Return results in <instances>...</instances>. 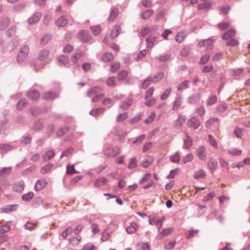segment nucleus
<instances>
[{
  "label": "nucleus",
  "instance_id": "nucleus-1",
  "mask_svg": "<svg viewBox=\"0 0 250 250\" xmlns=\"http://www.w3.org/2000/svg\"><path fill=\"white\" fill-rule=\"evenodd\" d=\"M117 225L115 223H111L107 229L104 230L102 234L101 240L106 241L109 239L112 232L117 229Z\"/></svg>",
  "mask_w": 250,
  "mask_h": 250
},
{
  "label": "nucleus",
  "instance_id": "nucleus-2",
  "mask_svg": "<svg viewBox=\"0 0 250 250\" xmlns=\"http://www.w3.org/2000/svg\"><path fill=\"white\" fill-rule=\"evenodd\" d=\"M165 219H166L164 216H154L152 217H149V223L151 225L155 226L157 227L158 230H159L161 229L163 225V223L165 221Z\"/></svg>",
  "mask_w": 250,
  "mask_h": 250
},
{
  "label": "nucleus",
  "instance_id": "nucleus-3",
  "mask_svg": "<svg viewBox=\"0 0 250 250\" xmlns=\"http://www.w3.org/2000/svg\"><path fill=\"white\" fill-rule=\"evenodd\" d=\"M121 149L117 146H109L105 152L106 156L110 157H114L120 153Z\"/></svg>",
  "mask_w": 250,
  "mask_h": 250
},
{
  "label": "nucleus",
  "instance_id": "nucleus-4",
  "mask_svg": "<svg viewBox=\"0 0 250 250\" xmlns=\"http://www.w3.org/2000/svg\"><path fill=\"white\" fill-rule=\"evenodd\" d=\"M29 49L28 47L25 46L23 47L17 56V60L19 62L22 61L28 54Z\"/></svg>",
  "mask_w": 250,
  "mask_h": 250
},
{
  "label": "nucleus",
  "instance_id": "nucleus-5",
  "mask_svg": "<svg viewBox=\"0 0 250 250\" xmlns=\"http://www.w3.org/2000/svg\"><path fill=\"white\" fill-rule=\"evenodd\" d=\"M196 155L200 160L205 161L207 158L206 148L203 146H200L197 150Z\"/></svg>",
  "mask_w": 250,
  "mask_h": 250
},
{
  "label": "nucleus",
  "instance_id": "nucleus-6",
  "mask_svg": "<svg viewBox=\"0 0 250 250\" xmlns=\"http://www.w3.org/2000/svg\"><path fill=\"white\" fill-rule=\"evenodd\" d=\"M174 230L173 228L165 229L158 235L157 237L159 239H162L165 237L171 234L173 232Z\"/></svg>",
  "mask_w": 250,
  "mask_h": 250
},
{
  "label": "nucleus",
  "instance_id": "nucleus-7",
  "mask_svg": "<svg viewBox=\"0 0 250 250\" xmlns=\"http://www.w3.org/2000/svg\"><path fill=\"white\" fill-rule=\"evenodd\" d=\"M200 47H205L207 49H212L213 47V42L211 39H208L200 42L198 44Z\"/></svg>",
  "mask_w": 250,
  "mask_h": 250
},
{
  "label": "nucleus",
  "instance_id": "nucleus-8",
  "mask_svg": "<svg viewBox=\"0 0 250 250\" xmlns=\"http://www.w3.org/2000/svg\"><path fill=\"white\" fill-rule=\"evenodd\" d=\"M217 166V161L213 158H211L208 164V167L211 172H213L216 170Z\"/></svg>",
  "mask_w": 250,
  "mask_h": 250
},
{
  "label": "nucleus",
  "instance_id": "nucleus-9",
  "mask_svg": "<svg viewBox=\"0 0 250 250\" xmlns=\"http://www.w3.org/2000/svg\"><path fill=\"white\" fill-rule=\"evenodd\" d=\"M68 23V20L64 16L59 18L55 22L56 25L58 27H63Z\"/></svg>",
  "mask_w": 250,
  "mask_h": 250
},
{
  "label": "nucleus",
  "instance_id": "nucleus-10",
  "mask_svg": "<svg viewBox=\"0 0 250 250\" xmlns=\"http://www.w3.org/2000/svg\"><path fill=\"white\" fill-rule=\"evenodd\" d=\"M188 125L189 127L196 129L200 125V122L197 118L193 117L188 122Z\"/></svg>",
  "mask_w": 250,
  "mask_h": 250
},
{
  "label": "nucleus",
  "instance_id": "nucleus-11",
  "mask_svg": "<svg viewBox=\"0 0 250 250\" xmlns=\"http://www.w3.org/2000/svg\"><path fill=\"white\" fill-rule=\"evenodd\" d=\"M153 161L154 159L152 157L147 156L141 162V166L144 168L147 167L152 164Z\"/></svg>",
  "mask_w": 250,
  "mask_h": 250
},
{
  "label": "nucleus",
  "instance_id": "nucleus-12",
  "mask_svg": "<svg viewBox=\"0 0 250 250\" xmlns=\"http://www.w3.org/2000/svg\"><path fill=\"white\" fill-rule=\"evenodd\" d=\"M47 184L46 181L44 179L38 180L36 183L35 189L37 191H40L45 188Z\"/></svg>",
  "mask_w": 250,
  "mask_h": 250
},
{
  "label": "nucleus",
  "instance_id": "nucleus-13",
  "mask_svg": "<svg viewBox=\"0 0 250 250\" xmlns=\"http://www.w3.org/2000/svg\"><path fill=\"white\" fill-rule=\"evenodd\" d=\"M121 28L120 26L116 25L111 30L110 34L111 38L114 39L117 37L120 33Z\"/></svg>",
  "mask_w": 250,
  "mask_h": 250
},
{
  "label": "nucleus",
  "instance_id": "nucleus-14",
  "mask_svg": "<svg viewBox=\"0 0 250 250\" xmlns=\"http://www.w3.org/2000/svg\"><path fill=\"white\" fill-rule=\"evenodd\" d=\"M101 59L104 62H109L114 59V56L112 53H104L101 56Z\"/></svg>",
  "mask_w": 250,
  "mask_h": 250
},
{
  "label": "nucleus",
  "instance_id": "nucleus-15",
  "mask_svg": "<svg viewBox=\"0 0 250 250\" xmlns=\"http://www.w3.org/2000/svg\"><path fill=\"white\" fill-rule=\"evenodd\" d=\"M24 183L23 181H19L15 183L13 188L16 191L21 192L24 189Z\"/></svg>",
  "mask_w": 250,
  "mask_h": 250
},
{
  "label": "nucleus",
  "instance_id": "nucleus-16",
  "mask_svg": "<svg viewBox=\"0 0 250 250\" xmlns=\"http://www.w3.org/2000/svg\"><path fill=\"white\" fill-rule=\"evenodd\" d=\"M78 37L80 40L83 42H87L90 39L87 32L84 31H81L78 34Z\"/></svg>",
  "mask_w": 250,
  "mask_h": 250
},
{
  "label": "nucleus",
  "instance_id": "nucleus-17",
  "mask_svg": "<svg viewBox=\"0 0 250 250\" xmlns=\"http://www.w3.org/2000/svg\"><path fill=\"white\" fill-rule=\"evenodd\" d=\"M27 96L32 100H36L40 97V94L37 90H31L28 93Z\"/></svg>",
  "mask_w": 250,
  "mask_h": 250
},
{
  "label": "nucleus",
  "instance_id": "nucleus-18",
  "mask_svg": "<svg viewBox=\"0 0 250 250\" xmlns=\"http://www.w3.org/2000/svg\"><path fill=\"white\" fill-rule=\"evenodd\" d=\"M138 228V226L137 224L134 222H132L130 224L129 226L127 227L126 230L127 233L131 234L135 233L136 231Z\"/></svg>",
  "mask_w": 250,
  "mask_h": 250
},
{
  "label": "nucleus",
  "instance_id": "nucleus-19",
  "mask_svg": "<svg viewBox=\"0 0 250 250\" xmlns=\"http://www.w3.org/2000/svg\"><path fill=\"white\" fill-rule=\"evenodd\" d=\"M206 175V172L204 170L200 169L194 173L193 177L195 179H198L199 178H205Z\"/></svg>",
  "mask_w": 250,
  "mask_h": 250
},
{
  "label": "nucleus",
  "instance_id": "nucleus-20",
  "mask_svg": "<svg viewBox=\"0 0 250 250\" xmlns=\"http://www.w3.org/2000/svg\"><path fill=\"white\" fill-rule=\"evenodd\" d=\"M41 17V14L40 13H37L33 16L30 18L28 20L29 24H32L36 23L39 21Z\"/></svg>",
  "mask_w": 250,
  "mask_h": 250
},
{
  "label": "nucleus",
  "instance_id": "nucleus-21",
  "mask_svg": "<svg viewBox=\"0 0 250 250\" xmlns=\"http://www.w3.org/2000/svg\"><path fill=\"white\" fill-rule=\"evenodd\" d=\"M102 90V88L100 86H95L91 88L87 93V95L91 97L94 95L98 94V93Z\"/></svg>",
  "mask_w": 250,
  "mask_h": 250
},
{
  "label": "nucleus",
  "instance_id": "nucleus-22",
  "mask_svg": "<svg viewBox=\"0 0 250 250\" xmlns=\"http://www.w3.org/2000/svg\"><path fill=\"white\" fill-rule=\"evenodd\" d=\"M107 182V179L104 177H101L97 179L95 182V186L96 187H99L104 186Z\"/></svg>",
  "mask_w": 250,
  "mask_h": 250
},
{
  "label": "nucleus",
  "instance_id": "nucleus-23",
  "mask_svg": "<svg viewBox=\"0 0 250 250\" xmlns=\"http://www.w3.org/2000/svg\"><path fill=\"white\" fill-rule=\"evenodd\" d=\"M118 15V10L116 9H113L112 10L110 14L109 15V17L108 19V21L109 22H113L115 21V20L116 19Z\"/></svg>",
  "mask_w": 250,
  "mask_h": 250
},
{
  "label": "nucleus",
  "instance_id": "nucleus-24",
  "mask_svg": "<svg viewBox=\"0 0 250 250\" xmlns=\"http://www.w3.org/2000/svg\"><path fill=\"white\" fill-rule=\"evenodd\" d=\"M235 35V31L233 29H230L226 32L222 36L224 40H228Z\"/></svg>",
  "mask_w": 250,
  "mask_h": 250
},
{
  "label": "nucleus",
  "instance_id": "nucleus-25",
  "mask_svg": "<svg viewBox=\"0 0 250 250\" xmlns=\"http://www.w3.org/2000/svg\"><path fill=\"white\" fill-rule=\"evenodd\" d=\"M49 51L47 50H43L41 51L38 55V60L42 61L45 60L48 56Z\"/></svg>",
  "mask_w": 250,
  "mask_h": 250
},
{
  "label": "nucleus",
  "instance_id": "nucleus-26",
  "mask_svg": "<svg viewBox=\"0 0 250 250\" xmlns=\"http://www.w3.org/2000/svg\"><path fill=\"white\" fill-rule=\"evenodd\" d=\"M57 94L51 91H48L43 95V98L46 100L54 99L57 97Z\"/></svg>",
  "mask_w": 250,
  "mask_h": 250
},
{
  "label": "nucleus",
  "instance_id": "nucleus-27",
  "mask_svg": "<svg viewBox=\"0 0 250 250\" xmlns=\"http://www.w3.org/2000/svg\"><path fill=\"white\" fill-rule=\"evenodd\" d=\"M182 103V98L180 96L178 97L175 101L172 106L173 110H177L181 105Z\"/></svg>",
  "mask_w": 250,
  "mask_h": 250
},
{
  "label": "nucleus",
  "instance_id": "nucleus-28",
  "mask_svg": "<svg viewBox=\"0 0 250 250\" xmlns=\"http://www.w3.org/2000/svg\"><path fill=\"white\" fill-rule=\"evenodd\" d=\"M104 111V109L102 107H99L91 110L90 112V114L93 116H96L100 115Z\"/></svg>",
  "mask_w": 250,
  "mask_h": 250
},
{
  "label": "nucleus",
  "instance_id": "nucleus-29",
  "mask_svg": "<svg viewBox=\"0 0 250 250\" xmlns=\"http://www.w3.org/2000/svg\"><path fill=\"white\" fill-rule=\"evenodd\" d=\"M55 155V153L53 150L47 151L42 156V158L44 161H48L53 158Z\"/></svg>",
  "mask_w": 250,
  "mask_h": 250
},
{
  "label": "nucleus",
  "instance_id": "nucleus-30",
  "mask_svg": "<svg viewBox=\"0 0 250 250\" xmlns=\"http://www.w3.org/2000/svg\"><path fill=\"white\" fill-rule=\"evenodd\" d=\"M137 165V161L135 157L131 158L129 162V164L127 166V168L128 169H133L135 168Z\"/></svg>",
  "mask_w": 250,
  "mask_h": 250
},
{
  "label": "nucleus",
  "instance_id": "nucleus-31",
  "mask_svg": "<svg viewBox=\"0 0 250 250\" xmlns=\"http://www.w3.org/2000/svg\"><path fill=\"white\" fill-rule=\"evenodd\" d=\"M17 206L15 205H9L7 206L6 207L2 208L0 209L1 212H9L12 211H13L16 209Z\"/></svg>",
  "mask_w": 250,
  "mask_h": 250
},
{
  "label": "nucleus",
  "instance_id": "nucleus-32",
  "mask_svg": "<svg viewBox=\"0 0 250 250\" xmlns=\"http://www.w3.org/2000/svg\"><path fill=\"white\" fill-rule=\"evenodd\" d=\"M164 76L163 72H159L156 74L154 77L151 78V82L153 83H156L162 79Z\"/></svg>",
  "mask_w": 250,
  "mask_h": 250
},
{
  "label": "nucleus",
  "instance_id": "nucleus-33",
  "mask_svg": "<svg viewBox=\"0 0 250 250\" xmlns=\"http://www.w3.org/2000/svg\"><path fill=\"white\" fill-rule=\"evenodd\" d=\"M132 101L131 99H128L120 105V107L123 110H126L132 104Z\"/></svg>",
  "mask_w": 250,
  "mask_h": 250
},
{
  "label": "nucleus",
  "instance_id": "nucleus-34",
  "mask_svg": "<svg viewBox=\"0 0 250 250\" xmlns=\"http://www.w3.org/2000/svg\"><path fill=\"white\" fill-rule=\"evenodd\" d=\"M78 172L75 169L74 165H68L66 167V174L72 175Z\"/></svg>",
  "mask_w": 250,
  "mask_h": 250
},
{
  "label": "nucleus",
  "instance_id": "nucleus-35",
  "mask_svg": "<svg viewBox=\"0 0 250 250\" xmlns=\"http://www.w3.org/2000/svg\"><path fill=\"white\" fill-rule=\"evenodd\" d=\"M106 84L109 86H114L116 85V79L115 77L108 78L106 81Z\"/></svg>",
  "mask_w": 250,
  "mask_h": 250
},
{
  "label": "nucleus",
  "instance_id": "nucleus-36",
  "mask_svg": "<svg viewBox=\"0 0 250 250\" xmlns=\"http://www.w3.org/2000/svg\"><path fill=\"white\" fill-rule=\"evenodd\" d=\"M128 75V72L126 70L120 71L117 75V79L119 81H122L125 79Z\"/></svg>",
  "mask_w": 250,
  "mask_h": 250
},
{
  "label": "nucleus",
  "instance_id": "nucleus-37",
  "mask_svg": "<svg viewBox=\"0 0 250 250\" xmlns=\"http://www.w3.org/2000/svg\"><path fill=\"white\" fill-rule=\"evenodd\" d=\"M146 41L147 42V47L151 48L153 46L154 42L155 41V37H149L146 39Z\"/></svg>",
  "mask_w": 250,
  "mask_h": 250
},
{
  "label": "nucleus",
  "instance_id": "nucleus-38",
  "mask_svg": "<svg viewBox=\"0 0 250 250\" xmlns=\"http://www.w3.org/2000/svg\"><path fill=\"white\" fill-rule=\"evenodd\" d=\"M218 120L216 118H211L208 120L206 122V127L207 128H210L212 125L216 123H217Z\"/></svg>",
  "mask_w": 250,
  "mask_h": 250
},
{
  "label": "nucleus",
  "instance_id": "nucleus-39",
  "mask_svg": "<svg viewBox=\"0 0 250 250\" xmlns=\"http://www.w3.org/2000/svg\"><path fill=\"white\" fill-rule=\"evenodd\" d=\"M91 30L94 35H97L101 32L100 25H95L91 27Z\"/></svg>",
  "mask_w": 250,
  "mask_h": 250
},
{
  "label": "nucleus",
  "instance_id": "nucleus-40",
  "mask_svg": "<svg viewBox=\"0 0 250 250\" xmlns=\"http://www.w3.org/2000/svg\"><path fill=\"white\" fill-rule=\"evenodd\" d=\"M234 133L235 136L238 138H241L243 136V130L239 127H236L234 130Z\"/></svg>",
  "mask_w": 250,
  "mask_h": 250
},
{
  "label": "nucleus",
  "instance_id": "nucleus-41",
  "mask_svg": "<svg viewBox=\"0 0 250 250\" xmlns=\"http://www.w3.org/2000/svg\"><path fill=\"white\" fill-rule=\"evenodd\" d=\"M53 165L51 164H48L41 169V172L42 174H45L48 172L52 167Z\"/></svg>",
  "mask_w": 250,
  "mask_h": 250
},
{
  "label": "nucleus",
  "instance_id": "nucleus-42",
  "mask_svg": "<svg viewBox=\"0 0 250 250\" xmlns=\"http://www.w3.org/2000/svg\"><path fill=\"white\" fill-rule=\"evenodd\" d=\"M83 53H76L74 55H73L71 61L74 63H76L83 56Z\"/></svg>",
  "mask_w": 250,
  "mask_h": 250
},
{
  "label": "nucleus",
  "instance_id": "nucleus-43",
  "mask_svg": "<svg viewBox=\"0 0 250 250\" xmlns=\"http://www.w3.org/2000/svg\"><path fill=\"white\" fill-rule=\"evenodd\" d=\"M153 13V11L152 10H147L145 11L142 14V18L143 19H146L150 17Z\"/></svg>",
  "mask_w": 250,
  "mask_h": 250
},
{
  "label": "nucleus",
  "instance_id": "nucleus-44",
  "mask_svg": "<svg viewBox=\"0 0 250 250\" xmlns=\"http://www.w3.org/2000/svg\"><path fill=\"white\" fill-rule=\"evenodd\" d=\"M192 145V141L191 139L188 136H187L185 138V146L186 148H189L191 147Z\"/></svg>",
  "mask_w": 250,
  "mask_h": 250
},
{
  "label": "nucleus",
  "instance_id": "nucleus-45",
  "mask_svg": "<svg viewBox=\"0 0 250 250\" xmlns=\"http://www.w3.org/2000/svg\"><path fill=\"white\" fill-rule=\"evenodd\" d=\"M208 141H209V144L212 147H213L214 148H217L218 147L217 143L216 140L210 135H209L208 136Z\"/></svg>",
  "mask_w": 250,
  "mask_h": 250
},
{
  "label": "nucleus",
  "instance_id": "nucleus-46",
  "mask_svg": "<svg viewBox=\"0 0 250 250\" xmlns=\"http://www.w3.org/2000/svg\"><path fill=\"white\" fill-rule=\"evenodd\" d=\"M229 153L233 156L240 155L242 153V150L233 148L229 150Z\"/></svg>",
  "mask_w": 250,
  "mask_h": 250
},
{
  "label": "nucleus",
  "instance_id": "nucleus-47",
  "mask_svg": "<svg viewBox=\"0 0 250 250\" xmlns=\"http://www.w3.org/2000/svg\"><path fill=\"white\" fill-rule=\"evenodd\" d=\"M120 67V64L119 62H115L110 65V70L114 73L117 71Z\"/></svg>",
  "mask_w": 250,
  "mask_h": 250
},
{
  "label": "nucleus",
  "instance_id": "nucleus-48",
  "mask_svg": "<svg viewBox=\"0 0 250 250\" xmlns=\"http://www.w3.org/2000/svg\"><path fill=\"white\" fill-rule=\"evenodd\" d=\"M128 117V114L127 112L119 114L117 117V121L121 122L125 120Z\"/></svg>",
  "mask_w": 250,
  "mask_h": 250
},
{
  "label": "nucleus",
  "instance_id": "nucleus-49",
  "mask_svg": "<svg viewBox=\"0 0 250 250\" xmlns=\"http://www.w3.org/2000/svg\"><path fill=\"white\" fill-rule=\"evenodd\" d=\"M156 117V114L154 112H152L148 118L145 121L146 124H148L152 123Z\"/></svg>",
  "mask_w": 250,
  "mask_h": 250
},
{
  "label": "nucleus",
  "instance_id": "nucleus-50",
  "mask_svg": "<svg viewBox=\"0 0 250 250\" xmlns=\"http://www.w3.org/2000/svg\"><path fill=\"white\" fill-rule=\"evenodd\" d=\"M185 39V34L183 32L178 33L176 36V41L179 43L182 42Z\"/></svg>",
  "mask_w": 250,
  "mask_h": 250
},
{
  "label": "nucleus",
  "instance_id": "nucleus-51",
  "mask_svg": "<svg viewBox=\"0 0 250 250\" xmlns=\"http://www.w3.org/2000/svg\"><path fill=\"white\" fill-rule=\"evenodd\" d=\"M171 93V88H169L165 90L164 92L161 95V99L162 100H165L167 98Z\"/></svg>",
  "mask_w": 250,
  "mask_h": 250
},
{
  "label": "nucleus",
  "instance_id": "nucleus-52",
  "mask_svg": "<svg viewBox=\"0 0 250 250\" xmlns=\"http://www.w3.org/2000/svg\"><path fill=\"white\" fill-rule=\"evenodd\" d=\"M151 180V175L150 173H146L144 175V177L143 178L140 180V183L141 184H143L145 183L147 181H150Z\"/></svg>",
  "mask_w": 250,
  "mask_h": 250
},
{
  "label": "nucleus",
  "instance_id": "nucleus-53",
  "mask_svg": "<svg viewBox=\"0 0 250 250\" xmlns=\"http://www.w3.org/2000/svg\"><path fill=\"white\" fill-rule=\"evenodd\" d=\"M81 241V238L78 237H72L69 240L70 244L73 246L77 245Z\"/></svg>",
  "mask_w": 250,
  "mask_h": 250
},
{
  "label": "nucleus",
  "instance_id": "nucleus-54",
  "mask_svg": "<svg viewBox=\"0 0 250 250\" xmlns=\"http://www.w3.org/2000/svg\"><path fill=\"white\" fill-rule=\"evenodd\" d=\"M10 229V226L6 224L4 225L0 226V233H3L8 231Z\"/></svg>",
  "mask_w": 250,
  "mask_h": 250
},
{
  "label": "nucleus",
  "instance_id": "nucleus-55",
  "mask_svg": "<svg viewBox=\"0 0 250 250\" xmlns=\"http://www.w3.org/2000/svg\"><path fill=\"white\" fill-rule=\"evenodd\" d=\"M170 160L174 163H178L180 159V155L179 153H176L174 155L170 156Z\"/></svg>",
  "mask_w": 250,
  "mask_h": 250
},
{
  "label": "nucleus",
  "instance_id": "nucleus-56",
  "mask_svg": "<svg viewBox=\"0 0 250 250\" xmlns=\"http://www.w3.org/2000/svg\"><path fill=\"white\" fill-rule=\"evenodd\" d=\"M211 4L210 2L200 4L198 6V9L199 10H200L208 9V8H210L211 7Z\"/></svg>",
  "mask_w": 250,
  "mask_h": 250
},
{
  "label": "nucleus",
  "instance_id": "nucleus-57",
  "mask_svg": "<svg viewBox=\"0 0 250 250\" xmlns=\"http://www.w3.org/2000/svg\"><path fill=\"white\" fill-rule=\"evenodd\" d=\"M68 130H69L68 127H64L62 128L57 131V135L58 136H62L65 133H66L68 131Z\"/></svg>",
  "mask_w": 250,
  "mask_h": 250
},
{
  "label": "nucleus",
  "instance_id": "nucleus-58",
  "mask_svg": "<svg viewBox=\"0 0 250 250\" xmlns=\"http://www.w3.org/2000/svg\"><path fill=\"white\" fill-rule=\"evenodd\" d=\"M188 83L189 81H185L184 82L179 84L178 86V89L179 90H182L183 89L187 88L188 87Z\"/></svg>",
  "mask_w": 250,
  "mask_h": 250
},
{
  "label": "nucleus",
  "instance_id": "nucleus-59",
  "mask_svg": "<svg viewBox=\"0 0 250 250\" xmlns=\"http://www.w3.org/2000/svg\"><path fill=\"white\" fill-rule=\"evenodd\" d=\"M180 172V168H176L171 170L169 174L167 176V178L169 179L173 178L174 176Z\"/></svg>",
  "mask_w": 250,
  "mask_h": 250
},
{
  "label": "nucleus",
  "instance_id": "nucleus-60",
  "mask_svg": "<svg viewBox=\"0 0 250 250\" xmlns=\"http://www.w3.org/2000/svg\"><path fill=\"white\" fill-rule=\"evenodd\" d=\"M151 83H153L151 82V78H147V79L145 80L144 81V82L142 83V87L143 88H146Z\"/></svg>",
  "mask_w": 250,
  "mask_h": 250
},
{
  "label": "nucleus",
  "instance_id": "nucleus-61",
  "mask_svg": "<svg viewBox=\"0 0 250 250\" xmlns=\"http://www.w3.org/2000/svg\"><path fill=\"white\" fill-rule=\"evenodd\" d=\"M58 60L60 63L62 64H67L69 62V59L65 56H62L58 58Z\"/></svg>",
  "mask_w": 250,
  "mask_h": 250
},
{
  "label": "nucleus",
  "instance_id": "nucleus-62",
  "mask_svg": "<svg viewBox=\"0 0 250 250\" xmlns=\"http://www.w3.org/2000/svg\"><path fill=\"white\" fill-rule=\"evenodd\" d=\"M217 97L215 95H212L209 98L207 103V105H211L217 102Z\"/></svg>",
  "mask_w": 250,
  "mask_h": 250
},
{
  "label": "nucleus",
  "instance_id": "nucleus-63",
  "mask_svg": "<svg viewBox=\"0 0 250 250\" xmlns=\"http://www.w3.org/2000/svg\"><path fill=\"white\" fill-rule=\"evenodd\" d=\"M34 196V193L32 192H29L26 194H23L22 196V199L24 201H28L31 199Z\"/></svg>",
  "mask_w": 250,
  "mask_h": 250
},
{
  "label": "nucleus",
  "instance_id": "nucleus-64",
  "mask_svg": "<svg viewBox=\"0 0 250 250\" xmlns=\"http://www.w3.org/2000/svg\"><path fill=\"white\" fill-rule=\"evenodd\" d=\"M51 39V36L50 35H44L41 39V43L42 44H45Z\"/></svg>",
  "mask_w": 250,
  "mask_h": 250
}]
</instances>
